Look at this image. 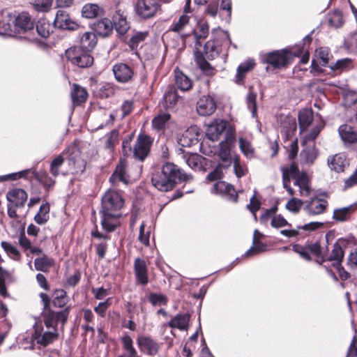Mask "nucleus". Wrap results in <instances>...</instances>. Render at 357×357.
<instances>
[{"mask_svg": "<svg viewBox=\"0 0 357 357\" xmlns=\"http://www.w3.org/2000/svg\"><path fill=\"white\" fill-rule=\"evenodd\" d=\"M113 23L107 19L103 18L94 23V30L101 36H108L113 31Z\"/></svg>", "mask_w": 357, "mask_h": 357, "instance_id": "obj_27", "label": "nucleus"}, {"mask_svg": "<svg viewBox=\"0 0 357 357\" xmlns=\"http://www.w3.org/2000/svg\"><path fill=\"white\" fill-rule=\"evenodd\" d=\"M1 246L10 257L15 260L20 259V251L13 244L7 241H1Z\"/></svg>", "mask_w": 357, "mask_h": 357, "instance_id": "obj_49", "label": "nucleus"}, {"mask_svg": "<svg viewBox=\"0 0 357 357\" xmlns=\"http://www.w3.org/2000/svg\"><path fill=\"white\" fill-rule=\"evenodd\" d=\"M279 122L282 132H284L287 137L291 135L296 130V119L292 116L282 115L279 119Z\"/></svg>", "mask_w": 357, "mask_h": 357, "instance_id": "obj_26", "label": "nucleus"}, {"mask_svg": "<svg viewBox=\"0 0 357 357\" xmlns=\"http://www.w3.org/2000/svg\"><path fill=\"white\" fill-rule=\"evenodd\" d=\"M255 63L253 61H247L238 67L237 69V82H241L245 77V75L251 70L255 66Z\"/></svg>", "mask_w": 357, "mask_h": 357, "instance_id": "obj_48", "label": "nucleus"}, {"mask_svg": "<svg viewBox=\"0 0 357 357\" xmlns=\"http://www.w3.org/2000/svg\"><path fill=\"white\" fill-rule=\"evenodd\" d=\"M7 204V213L10 218L17 219L19 215L17 210L24 206L28 195L21 188H14L9 190L6 195Z\"/></svg>", "mask_w": 357, "mask_h": 357, "instance_id": "obj_4", "label": "nucleus"}, {"mask_svg": "<svg viewBox=\"0 0 357 357\" xmlns=\"http://www.w3.org/2000/svg\"><path fill=\"white\" fill-rule=\"evenodd\" d=\"M291 53L285 50H277L266 55L265 61L275 68L287 66L290 63Z\"/></svg>", "mask_w": 357, "mask_h": 357, "instance_id": "obj_11", "label": "nucleus"}, {"mask_svg": "<svg viewBox=\"0 0 357 357\" xmlns=\"http://www.w3.org/2000/svg\"><path fill=\"white\" fill-rule=\"evenodd\" d=\"M147 36L146 33L139 32L135 34L130 40V46L134 49L137 47L138 44L143 41Z\"/></svg>", "mask_w": 357, "mask_h": 357, "instance_id": "obj_64", "label": "nucleus"}, {"mask_svg": "<svg viewBox=\"0 0 357 357\" xmlns=\"http://www.w3.org/2000/svg\"><path fill=\"white\" fill-rule=\"evenodd\" d=\"M15 26L21 30L26 31L31 29L33 24L30 17L26 13H23L16 17Z\"/></svg>", "mask_w": 357, "mask_h": 357, "instance_id": "obj_40", "label": "nucleus"}, {"mask_svg": "<svg viewBox=\"0 0 357 357\" xmlns=\"http://www.w3.org/2000/svg\"><path fill=\"white\" fill-rule=\"evenodd\" d=\"M190 17L186 14H183L178 20L173 24L171 30L174 32L178 33L183 38L190 35V31L186 32L185 30L189 26Z\"/></svg>", "mask_w": 357, "mask_h": 357, "instance_id": "obj_24", "label": "nucleus"}, {"mask_svg": "<svg viewBox=\"0 0 357 357\" xmlns=\"http://www.w3.org/2000/svg\"><path fill=\"white\" fill-rule=\"evenodd\" d=\"M328 205V202L326 199L314 198L306 203L305 210L309 215H317L323 213Z\"/></svg>", "mask_w": 357, "mask_h": 357, "instance_id": "obj_19", "label": "nucleus"}, {"mask_svg": "<svg viewBox=\"0 0 357 357\" xmlns=\"http://www.w3.org/2000/svg\"><path fill=\"white\" fill-rule=\"evenodd\" d=\"M234 170L238 178H241L248 173L247 166L245 164L242 163L238 158H235L234 161Z\"/></svg>", "mask_w": 357, "mask_h": 357, "instance_id": "obj_55", "label": "nucleus"}, {"mask_svg": "<svg viewBox=\"0 0 357 357\" xmlns=\"http://www.w3.org/2000/svg\"><path fill=\"white\" fill-rule=\"evenodd\" d=\"M103 14V10L98 4L86 3L82 10V15L84 17L93 19Z\"/></svg>", "mask_w": 357, "mask_h": 357, "instance_id": "obj_30", "label": "nucleus"}, {"mask_svg": "<svg viewBox=\"0 0 357 357\" xmlns=\"http://www.w3.org/2000/svg\"><path fill=\"white\" fill-rule=\"evenodd\" d=\"M170 114L168 113H162L155 116L153 121L152 124L153 128L160 130L162 129L165 124L169 121Z\"/></svg>", "mask_w": 357, "mask_h": 357, "instance_id": "obj_52", "label": "nucleus"}, {"mask_svg": "<svg viewBox=\"0 0 357 357\" xmlns=\"http://www.w3.org/2000/svg\"><path fill=\"white\" fill-rule=\"evenodd\" d=\"M36 31L43 38H47L50 33V24L45 20H40L36 24Z\"/></svg>", "mask_w": 357, "mask_h": 357, "instance_id": "obj_54", "label": "nucleus"}, {"mask_svg": "<svg viewBox=\"0 0 357 357\" xmlns=\"http://www.w3.org/2000/svg\"><path fill=\"white\" fill-rule=\"evenodd\" d=\"M124 206L122 195L114 190H108L102 197L101 225L107 232L113 231L119 225V218L122 216L121 210Z\"/></svg>", "mask_w": 357, "mask_h": 357, "instance_id": "obj_1", "label": "nucleus"}, {"mask_svg": "<svg viewBox=\"0 0 357 357\" xmlns=\"http://www.w3.org/2000/svg\"><path fill=\"white\" fill-rule=\"evenodd\" d=\"M175 81L181 91H188L192 87L191 80L180 71L175 72Z\"/></svg>", "mask_w": 357, "mask_h": 357, "instance_id": "obj_43", "label": "nucleus"}, {"mask_svg": "<svg viewBox=\"0 0 357 357\" xmlns=\"http://www.w3.org/2000/svg\"><path fill=\"white\" fill-rule=\"evenodd\" d=\"M220 48L214 40H208L204 45V52L208 59L214 58L219 54Z\"/></svg>", "mask_w": 357, "mask_h": 357, "instance_id": "obj_53", "label": "nucleus"}, {"mask_svg": "<svg viewBox=\"0 0 357 357\" xmlns=\"http://www.w3.org/2000/svg\"><path fill=\"white\" fill-rule=\"evenodd\" d=\"M54 261L52 258L47 255L36 258L34 261L35 268L37 271L47 272L49 269L54 265Z\"/></svg>", "mask_w": 357, "mask_h": 357, "instance_id": "obj_37", "label": "nucleus"}, {"mask_svg": "<svg viewBox=\"0 0 357 357\" xmlns=\"http://www.w3.org/2000/svg\"><path fill=\"white\" fill-rule=\"evenodd\" d=\"M324 127V123L323 121L320 120L319 122L312 129L311 132L309 134L305 135L302 140L301 144L306 146L309 142H313L317 138L319 133Z\"/></svg>", "mask_w": 357, "mask_h": 357, "instance_id": "obj_44", "label": "nucleus"}, {"mask_svg": "<svg viewBox=\"0 0 357 357\" xmlns=\"http://www.w3.org/2000/svg\"><path fill=\"white\" fill-rule=\"evenodd\" d=\"M66 158H67L66 149L51 162L50 172L54 177L59 174V168L63 164Z\"/></svg>", "mask_w": 357, "mask_h": 357, "instance_id": "obj_41", "label": "nucleus"}, {"mask_svg": "<svg viewBox=\"0 0 357 357\" xmlns=\"http://www.w3.org/2000/svg\"><path fill=\"white\" fill-rule=\"evenodd\" d=\"M88 97V93L86 90L75 84L73 85V90L71 92V98L74 104L79 105L84 102Z\"/></svg>", "mask_w": 357, "mask_h": 357, "instance_id": "obj_34", "label": "nucleus"}, {"mask_svg": "<svg viewBox=\"0 0 357 357\" xmlns=\"http://www.w3.org/2000/svg\"><path fill=\"white\" fill-rule=\"evenodd\" d=\"M50 206L48 204H42L38 213L35 215L34 220L39 225H43L49 219Z\"/></svg>", "mask_w": 357, "mask_h": 357, "instance_id": "obj_46", "label": "nucleus"}, {"mask_svg": "<svg viewBox=\"0 0 357 357\" xmlns=\"http://www.w3.org/2000/svg\"><path fill=\"white\" fill-rule=\"evenodd\" d=\"M298 121L301 132H303L313 121V112L309 109H304L299 112Z\"/></svg>", "mask_w": 357, "mask_h": 357, "instance_id": "obj_36", "label": "nucleus"}, {"mask_svg": "<svg viewBox=\"0 0 357 357\" xmlns=\"http://www.w3.org/2000/svg\"><path fill=\"white\" fill-rule=\"evenodd\" d=\"M97 37L95 33L87 31L82 34L80 38V48L85 52H91L97 45Z\"/></svg>", "mask_w": 357, "mask_h": 357, "instance_id": "obj_25", "label": "nucleus"}, {"mask_svg": "<svg viewBox=\"0 0 357 357\" xmlns=\"http://www.w3.org/2000/svg\"><path fill=\"white\" fill-rule=\"evenodd\" d=\"M36 338L37 339V342L46 346L58 338L59 333L57 332V329H54L50 331H46L41 334V331H39L38 328L36 329Z\"/></svg>", "mask_w": 357, "mask_h": 357, "instance_id": "obj_28", "label": "nucleus"}, {"mask_svg": "<svg viewBox=\"0 0 357 357\" xmlns=\"http://www.w3.org/2000/svg\"><path fill=\"white\" fill-rule=\"evenodd\" d=\"M302 204L303 202L301 199L292 198L287 203L286 208L290 211L297 213Z\"/></svg>", "mask_w": 357, "mask_h": 357, "instance_id": "obj_61", "label": "nucleus"}, {"mask_svg": "<svg viewBox=\"0 0 357 357\" xmlns=\"http://www.w3.org/2000/svg\"><path fill=\"white\" fill-rule=\"evenodd\" d=\"M277 210V206L266 209L265 211L261 214V215L259 218L260 222L263 225H266L268 224L269 219L271 218H273L275 215Z\"/></svg>", "mask_w": 357, "mask_h": 357, "instance_id": "obj_60", "label": "nucleus"}, {"mask_svg": "<svg viewBox=\"0 0 357 357\" xmlns=\"http://www.w3.org/2000/svg\"><path fill=\"white\" fill-rule=\"evenodd\" d=\"M69 170L72 174H80L85 171L86 162L81 158L80 152L76 146L66 149Z\"/></svg>", "mask_w": 357, "mask_h": 357, "instance_id": "obj_8", "label": "nucleus"}, {"mask_svg": "<svg viewBox=\"0 0 357 357\" xmlns=\"http://www.w3.org/2000/svg\"><path fill=\"white\" fill-rule=\"evenodd\" d=\"M238 146L242 153L248 159H252L255 157V149L252 143L244 138L240 137L238 138Z\"/></svg>", "mask_w": 357, "mask_h": 357, "instance_id": "obj_33", "label": "nucleus"}, {"mask_svg": "<svg viewBox=\"0 0 357 357\" xmlns=\"http://www.w3.org/2000/svg\"><path fill=\"white\" fill-rule=\"evenodd\" d=\"M339 134L341 139L348 143H354L357 141V132L350 126L342 125L339 128Z\"/></svg>", "mask_w": 357, "mask_h": 357, "instance_id": "obj_32", "label": "nucleus"}, {"mask_svg": "<svg viewBox=\"0 0 357 357\" xmlns=\"http://www.w3.org/2000/svg\"><path fill=\"white\" fill-rule=\"evenodd\" d=\"M261 207V202L257 198L255 194L250 198V204L247 205V208L252 213L254 218L257 220V211Z\"/></svg>", "mask_w": 357, "mask_h": 357, "instance_id": "obj_58", "label": "nucleus"}, {"mask_svg": "<svg viewBox=\"0 0 357 357\" xmlns=\"http://www.w3.org/2000/svg\"><path fill=\"white\" fill-rule=\"evenodd\" d=\"M315 56L321 66H326L328 64L330 54L328 48L319 47L317 49L315 52Z\"/></svg>", "mask_w": 357, "mask_h": 357, "instance_id": "obj_50", "label": "nucleus"}, {"mask_svg": "<svg viewBox=\"0 0 357 357\" xmlns=\"http://www.w3.org/2000/svg\"><path fill=\"white\" fill-rule=\"evenodd\" d=\"M344 257V252L340 245L335 243L333 246L331 252L328 260L335 261V265H340Z\"/></svg>", "mask_w": 357, "mask_h": 357, "instance_id": "obj_45", "label": "nucleus"}, {"mask_svg": "<svg viewBox=\"0 0 357 357\" xmlns=\"http://www.w3.org/2000/svg\"><path fill=\"white\" fill-rule=\"evenodd\" d=\"M271 225L273 227L279 228L289 225L288 222L281 215H274L272 218Z\"/></svg>", "mask_w": 357, "mask_h": 357, "instance_id": "obj_63", "label": "nucleus"}, {"mask_svg": "<svg viewBox=\"0 0 357 357\" xmlns=\"http://www.w3.org/2000/svg\"><path fill=\"white\" fill-rule=\"evenodd\" d=\"M151 144V141L150 137L146 135H139L132 151L131 150L130 142L124 141L123 142V151L125 154L128 153V151H130L132 153L135 158L142 161L148 155L150 151Z\"/></svg>", "mask_w": 357, "mask_h": 357, "instance_id": "obj_5", "label": "nucleus"}, {"mask_svg": "<svg viewBox=\"0 0 357 357\" xmlns=\"http://www.w3.org/2000/svg\"><path fill=\"white\" fill-rule=\"evenodd\" d=\"M192 177L187 174L176 165L167 162L162 165L160 171L154 172L151 183L154 187L162 192L172 190L177 182L190 181Z\"/></svg>", "mask_w": 357, "mask_h": 357, "instance_id": "obj_2", "label": "nucleus"}, {"mask_svg": "<svg viewBox=\"0 0 357 357\" xmlns=\"http://www.w3.org/2000/svg\"><path fill=\"white\" fill-rule=\"evenodd\" d=\"M160 1L137 0L134 4L136 14L140 18L146 20L153 17L160 10Z\"/></svg>", "mask_w": 357, "mask_h": 357, "instance_id": "obj_6", "label": "nucleus"}, {"mask_svg": "<svg viewBox=\"0 0 357 357\" xmlns=\"http://www.w3.org/2000/svg\"><path fill=\"white\" fill-rule=\"evenodd\" d=\"M112 71L115 79L120 83H128L134 77L133 70L126 63H120L114 65Z\"/></svg>", "mask_w": 357, "mask_h": 357, "instance_id": "obj_13", "label": "nucleus"}, {"mask_svg": "<svg viewBox=\"0 0 357 357\" xmlns=\"http://www.w3.org/2000/svg\"><path fill=\"white\" fill-rule=\"evenodd\" d=\"M212 191L225 196L234 202L238 199V194L234 186L222 181H217L213 185Z\"/></svg>", "mask_w": 357, "mask_h": 357, "instance_id": "obj_17", "label": "nucleus"}, {"mask_svg": "<svg viewBox=\"0 0 357 357\" xmlns=\"http://www.w3.org/2000/svg\"><path fill=\"white\" fill-rule=\"evenodd\" d=\"M137 342L141 351L149 355L154 356L159 351L160 344L149 336H139Z\"/></svg>", "mask_w": 357, "mask_h": 357, "instance_id": "obj_16", "label": "nucleus"}, {"mask_svg": "<svg viewBox=\"0 0 357 357\" xmlns=\"http://www.w3.org/2000/svg\"><path fill=\"white\" fill-rule=\"evenodd\" d=\"M126 162L124 160H121L120 162L109 178V181L113 185H116L118 182L121 181L125 184L128 183V176L126 173Z\"/></svg>", "mask_w": 357, "mask_h": 357, "instance_id": "obj_21", "label": "nucleus"}, {"mask_svg": "<svg viewBox=\"0 0 357 357\" xmlns=\"http://www.w3.org/2000/svg\"><path fill=\"white\" fill-rule=\"evenodd\" d=\"M281 170L282 172L283 187L287 190L291 196H293L294 191L289 185L290 177L292 176L296 178L297 175L301 174L298 173V166L294 162H293L289 167H282Z\"/></svg>", "mask_w": 357, "mask_h": 357, "instance_id": "obj_20", "label": "nucleus"}, {"mask_svg": "<svg viewBox=\"0 0 357 357\" xmlns=\"http://www.w3.org/2000/svg\"><path fill=\"white\" fill-rule=\"evenodd\" d=\"M307 250L308 252H311L312 254L314 255L317 257V262L319 264H321L325 261V259L324 258L322 255V251L320 245L318 243H312L310 244L307 246Z\"/></svg>", "mask_w": 357, "mask_h": 357, "instance_id": "obj_59", "label": "nucleus"}, {"mask_svg": "<svg viewBox=\"0 0 357 357\" xmlns=\"http://www.w3.org/2000/svg\"><path fill=\"white\" fill-rule=\"evenodd\" d=\"M190 321V316L188 314H178L168 323L171 328H176L179 330H187L188 328V323Z\"/></svg>", "mask_w": 357, "mask_h": 357, "instance_id": "obj_31", "label": "nucleus"}, {"mask_svg": "<svg viewBox=\"0 0 357 357\" xmlns=\"http://www.w3.org/2000/svg\"><path fill=\"white\" fill-rule=\"evenodd\" d=\"M66 56L73 64L80 68H87L93 63V58L88 52L83 51L77 47L70 48L66 50Z\"/></svg>", "mask_w": 357, "mask_h": 357, "instance_id": "obj_9", "label": "nucleus"}, {"mask_svg": "<svg viewBox=\"0 0 357 357\" xmlns=\"http://www.w3.org/2000/svg\"><path fill=\"white\" fill-rule=\"evenodd\" d=\"M116 87L114 84L105 83L98 91V96L102 98H107L112 96Z\"/></svg>", "mask_w": 357, "mask_h": 357, "instance_id": "obj_51", "label": "nucleus"}, {"mask_svg": "<svg viewBox=\"0 0 357 357\" xmlns=\"http://www.w3.org/2000/svg\"><path fill=\"white\" fill-rule=\"evenodd\" d=\"M329 167L337 172H342L349 166V161L346 156L342 154H336L328 159Z\"/></svg>", "mask_w": 357, "mask_h": 357, "instance_id": "obj_23", "label": "nucleus"}, {"mask_svg": "<svg viewBox=\"0 0 357 357\" xmlns=\"http://www.w3.org/2000/svg\"><path fill=\"white\" fill-rule=\"evenodd\" d=\"M294 185L298 186L301 196L307 197L310 195L311 188L307 174L301 173L300 175H297Z\"/></svg>", "mask_w": 357, "mask_h": 357, "instance_id": "obj_29", "label": "nucleus"}, {"mask_svg": "<svg viewBox=\"0 0 357 357\" xmlns=\"http://www.w3.org/2000/svg\"><path fill=\"white\" fill-rule=\"evenodd\" d=\"M165 105L167 108L173 107L177 102L178 96L176 89L173 86H169L167 91L164 94Z\"/></svg>", "mask_w": 357, "mask_h": 357, "instance_id": "obj_39", "label": "nucleus"}, {"mask_svg": "<svg viewBox=\"0 0 357 357\" xmlns=\"http://www.w3.org/2000/svg\"><path fill=\"white\" fill-rule=\"evenodd\" d=\"M112 21L113 26H114L116 31L119 34H125L130 28L126 15L125 13L121 10L116 11L113 15Z\"/></svg>", "mask_w": 357, "mask_h": 357, "instance_id": "obj_22", "label": "nucleus"}, {"mask_svg": "<svg viewBox=\"0 0 357 357\" xmlns=\"http://www.w3.org/2000/svg\"><path fill=\"white\" fill-rule=\"evenodd\" d=\"M55 27L60 29L75 30L78 25L73 22L69 15L64 10H58L54 21Z\"/></svg>", "mask_w": 357, "mask_h": 357, "instance_id": "obj_18", "label": "nucleus"}, {"mask_svg": "<svg viewBox=\"0 0 357 357\" xmlns=\"http://www.w3.org/2000/svg\"><path fill=\"white\" fill-rule=\"evenodd\" d=\"M354 208L352 206L334 210L333 218L339 222H345L350 220Z\"/></svg>", "mask_w": 357, "mask_h": 357, "instance_id": "obj_35", "label": "nucleus"}, {"mask_svg": "<svg viewBox=\"0 0 357 357\" xmlns=\"http://www.w3.org/2000/svg\"><path fill=\"white\" fill-rule=\"evenodd\" d=\"M236 139V131L234 128H229L227 130V134L225 135V140L219 144L218 155L220 159L225 162L231 163V153L230 149Z\"/></svg>", "mask_w": 357, "mask_h": 357, "instance_id": "obj_10", "label": "nucleus"}, {"mask_svg": "<svg viewBox=\"0 0 357 357\" xmlns=\"http://www.w3.org/2000/svg\"><path fill=\"white\" fill-rule=\"evenodd\" d=\"M317 155L318 152L314 144L306 146L301 153L302 159L309 164H312L317 158Z\"/></svg>", "mask_w": 357, "mask_h": 357, "instance_id": "obj_42", "label": "nucleus"}, {"mask_svg": "<svg viewBox=\"0 0 357 357\" xmlns=\"http://www.w3.org/2000/svg\"><path fill=\"white\" fill-rule=\"evenodd\" d=\"M261 236V234L258 230H255L253 236V246L245 252L246 256L256 255L265 250V245L259 241Z\"/></svg>", "mask_w": 357, "mask_h": 357, "instance_id": "obj_38", "label": "nucleus"}, {"mask_svg": "<svg viewBox=\"0 0 357 357\" xmlns=\"http://www.w3.org/2000/svg\"><path fill=\"white\" fill-rule=\"evenodd\" d=\"M208 24L203 23L199 24L197 31L192 30L191 32L194 34L195 38V61L204 74L211 76L215 74V70L206 61L202 53L199 50V47L202 46L201 40L206 38L208 35Z\"/></svg>", "mask_w": 357, "mask_h": 357, "instance_id": "obj_3", "label": "nucleus"}, {"mask_svg": "<svg viewBox=\"0 0 357 357\" xmlns=\"http://www.w3.org/2000/svg\"><path fill=\"white\" fill-rule=\"evenodd\" d=\"M133 268L137 283L143 286L146 285L149 282V275L146 261L142 258H136Z\"/></svg>", "mask_w": 357, "mask_h": 357, "instance_id": "obj_14", "label": "nucleus"}, {"mask_svg": "<svg viewBox=\"0 0 357 357\" xmlns=\"http://www.w3.org/2000/svg\"><path fill=\"white\" fill-rule=\"evenodd\" d=\"M119 142V132L113 130L106 135L105 146L107 149H112Z\"/></svg>", "mask_w": 357, "mask_h": 357, "instance_id": "obj_57", "label": "nucleus"}, {"mask_svg": "<svg viewBox=\"0 0 357 357\" xmlns=\"http://www.w3.org/2000/svg\"><path fill=\"white\" fill-rule=\"evenodd\" d=\"M68 298L63 289H56L54 293L53 305L57 307H62L66 305Z\"/></svg>", "mask_w": 357, "mask_h": 357, "instance_id": "obj_47", "label": "nucleus"}, {"mask_svg": "<svg viewBox=\"0 0 357 357\" xmlns=\"http://www.w3.org/2000/svg\"><path fill=\"white\" fill-rule=\"evenodd\" d=\"M215 109L216 103L213 98L209 96H204L197 101V111L201 116L211 115Z\"/></svg>", "mask_w": 357, "mask_h": 357, "instance_id": "obj_15", "label": "nucleus"}, {"mask_svg": "<svg viewBox=\"0 0 357 357\" xmlns=\"http://www.w3.org/2000/svg\"><path fill=\"white\" fill-rule=\"evenodd\" d=\"M149 301L152 303L153 305H165L167 303V299L166 296H165L162 294H158L152 293L149 296Z\"/></svg>", "mask_w": 357, "mask_h": 357, "instance_id": "obj_62", "label": "nucleus"}, {"mask_svg": "<svg viewBox=\"0 0 357 357\" xmlns=\"http://www.w3.org/2000/svg\"><path fill=\"white\" fill-rule=\"evenodd\" d=\"M70 307H66L65 309L54 312L51 309L47 310L43 313V319L47 328L52 330L56 329L59 323L62 326L65 324L70 313Z\"/></svg>", "mask_w": 357, "mask_h": 357, "instance_id": "obj_7", "label": "nucleus"}, {"mask_svg": "<svg viewBox=\"0 0 357 357\" xmlns=\"http://www.w3.org/2000/svg\"><path fill=\"white\" fill-rule=\"evenodd\" d=\"M328 22L332 27H340L343 24L342 13L337 10L333 13L329 17Z\"/></svg>", "mask_w": 357, "mask_h": 357, "instance_id": "obj_56", "label": "nucleus"}, {"mask_svg": "<svg viewBox=\"0 0 357 357\" xmlns=\"http://www.w3.org/2000/svg\"><path fill=\"white\" fill-rule=\"evenodd\" d=\"M229 128L232 127L229 126L226 121L215 119L208 126L206 131V137L213 142L218 141L224 132L227 134V130Z\"/></svg>", "mask_w": 357, "mask_h": 357, "instance_id": "obj_12", "label": "nucleus"}]
</instances>
